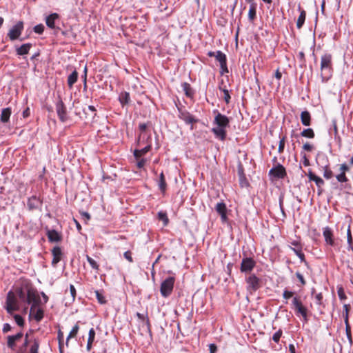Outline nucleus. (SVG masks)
<instances>
[{
    "instance_id": "obj_1",
    "label": "nucleus",
    "mask_w": 353,
    "mask_h": 353,
    "mask_svg": "<svg viewBox=\"0 0 353 353\" xmlns=\"http://www.w3.org/2000/svg\"><path fill=\"white\" fill-rule=\"evenodd\" d=\"M213 123L215 126L212 128V132L216 138L221 141H224L227 135L226 128L229 127L230 125L229 118L217 112Z\"/></svg>"
},
{
    "instance_id": "obj_2",
    "label": "nucleus",
    "mask_w": 353,
    "mask_h": 353,
    "mask_svg": "<svg viewBox=\"0 0 353 353\" xmlns=\"http://www.w3.org/2000/svg\"><path fill=\"white\" fill-rule=\"evenodd\" d=\"M332 70V54L326 53L321 58V76L323 82H326L330 79Z\"/></svg>"
},
{
    "instance_id": "obj_3",
    "label": "nucleus",
    "mask_w": 353,
    "mask_h": 353,
    "mask_svg": "<svg viewBox=\"0 0 353 353\" xmlns=\"http://www.w3.org/2000/svg\"><path fill=\"white\" fill-rule=\"evenodd\" d=\"M174 282L175 278L174 276H169L161 283L160 292L162 296L168 297L172 294Z\"/></svg>"
},
{
    "instance_id": "obj_4",
    "label": "nucleus",
    "mask_w": 353,
    "mask_h": 353,
    "mask_svg": "<svg viewBox=\"0 0 353 353\" xmlns=\"http://www.w3.org/2000/svg\"><path fill=\"white\" fill-rule=\"evenodd\" d=\"M247 283V290L252 294L258 290L261 286V279L257 277L254 274H250L245 278Z\"/></svg>"
},
{
    "instance_id": "obj_5",
    "label": "nucleus",
    "mask_w": 353,
    "mask_h": 353,
    "mask_svg": "<svg viewBox=\"0 0 353 353\" xmlns=\"http://www.w3.org/2000/svg\"><path fill=\"white\" fill-rule=\"evenodd\" d=\"M26 302L32 305L31 312L40 303L41 299L36 290L32 288L28 289Z\"/></svg>"
},
{
    "instance_id": "obj_6",
    "label": "nucleus",
    "mask_w": 353,
    "mask_h": 353,
    "mask_svg": "<svg viewBox=\"0 0 353 353\" xmlns=\"http://www.w3.org/2000/svg\"><path fill=\"white\" fill-rule=\"evenodd\" d=\"M6 309L9 314L19 309L17 299L14 292L10 291L7 294Z\"/></svg>"
},
{
    "instance_id": "obj_7",
    "label": "nucleus",
    "mask_w": 353,
    "mask_h": 353,
    "mask_svg": "<svg viewBox=\"0 0 353 353\" xmlns=\"http://www.w3.org/2000/svg\"><path fill=\"white\" fill-rule=\"evenodd\" d=\"M292 306L297 314L303 316L305 321H307V309L305 307L300 299L297 296L293 298Z\"/></svg>"
},
{
    "instance_id": "obj_8",
    "label": "nucleus",
    "mask_w": 353,
    "mask_h": 353,
    "mask_svg": "<svg viewBox=\"0 0 353 353\" xmlns=\"http://www.w3.org/2000/svg\"><path fill=\"white\" fill-rule=\"evenodd\" d=\"M23 30V23L22 21H18L12 28L9 30L8 36L11 41L16 40L19 38Z\"/></svg>"
},
{
    "instance_id": "obj_9",
    "label": "nucleus",
    "mask_w": 353,
    "mask_h": 353,
    "mask_svg": "<svg viewBox=\"0 0 353 353\" xmlns=\"http://www.w3.org/2000/svg\"><path fill=\"white\" fill-rule=\"evenodd\" d=\"M343 308L345 310V312L343 313V317H344V321H345V332H346L347 338L350 343L352 344V334H351V327H350V325L349 324V321H348L349 310L350 309V305L345 304L343 305Z\"/></svg>"
},
{
    "instance_id": "obj_10",
    "label": "nucleus",
    "mask_w": 353,
    "mask_h": 353,
    "mask_svg": "<svg viewBox=\"0 0 353 353\" xmlns=\"http://www.w3.org/2000/svg\"><path fill=\"white\" fill-rule=\"evenodd\" d=\"M256 265L255 261L251 257H245L242 259L241 263V272H250Z\"/></svg>"
},
{
    "instance_id": "obj_11",
    "label": "nucleus",
    "mask_w": 353,
    "mask_h": 353,
    "mask_svg": "<svg viewBox=\"0 0 353 353\" xmlns=\"http://www.w3.org/2000/svg\"><path fill=\"white\" fill-rule=\"evenodd\" d=\"M179 118L183 120L187 124H192L198 122V119H195L189 112L179 108Z\"/></svg>"
},
{
    "instance_id": "obj_12",
    "label": "nucleus",
    "mask_w": 353,
    "mask_h": 353,
    "mask_svg": "<svg viewBox=\"0 0 353 353\" xmlns=\"http://www.w3.org/2000/svg\"><path fill=\"white\" fill-rule=\"evenodd\" d=\"M56 111L61 121L65 122L68 119L66 108L62 101L59 100L56 104Z\"/></svg>"
},
{
    "instance_id": "obj_13",
    "label": "nucleus",
    "mask_w": 353,
    "mask_h": 353,
    "mask_svg": "<svg viewBox=\"0 0 353 353\" xmlns=\"http://www.w3.org/2000/svg\"><path fill=\"white\" fill-rule=\"evenodd\" d=\"M29 210H34L39 209L42 205V201L36 196L30 197L27 202Z\"/></svg>"
},
{
    "instance_id": "obj_14",
    "label": "nucleus",
    "mask_w": 353,
    "mask_h": 353,
    "mask_svg": "<svg viewBox=\"0 0 353 353\" xmlns=\"http://www.w3.org/2000/svg\"><path fill=\"white\" fill-rule=\"evenodd\" d=\"M269 173L270 174L273 175L274 176L279 179H283L286 175L285 169L281 164H279L277 166L272 168Z\"/></svg>"
},
{
    "instance_id": "obj_15",
    "label": "nucleus",
    "mask_w": 353,
    "mask_h": 353,
    "mask_svg": "<svg viewBox=\"0 0 353 353\" xmlns=\"http://www.w3.org/2000/svg\"><path fill=\"white\" fill-rule=\"evenodd\" d=\"M216 211L221 215V219L223 222H226L227 217V208L223 202L218 203L215 207Z\"/></svg>"
},
{
    "instance_id": "obj_16",
    "label": "nucleus",
    "mask_w": 353,
    "mask_h": 353,
    "mask_svg": "<svg viewBox=\"0 0 353 353\" xmlns=\"http://www.w3.org/2000/svg\"><path fill=\"white\" fill-rule=\"evenodd\" d=\"M40 343L37 339H33L28 353H38ZM26 347H21L18 353H25Z\"/></svg>"
},
{
    "instance_id": "obj_17",
    "label": "nucleus",
    "mask_w": 353,
    "mask_h": 353,
    "mask_svg": "<svg viewBox=\"0 0 353 353\" xmlns=\"http://www.w3.org/2000/svg\"><path fill=\"white\" fill-rule=\"evenodd\" d=\"M307 176L310 181H314L318 188H321L324 185V181L319 176L316 175L312 170H309Z\"/></svg>"
},
{
    "instance_id": "obj_18",
    "label": "nucleus",
    "mask_w": 353,
    "mask_h": 353,
    "mask_svg": "<svg viewBox=\"0 0 353 353\" xmlns=\"http://www.w3.org/2000/svg\"><path fill=\"white\" fill-rule=\"evenodd\" d=\"M53 259L52 261V265L55 267L57 264L61 261L62 256V251L60 247L56 246L52 250Z\"/></svg>"
},
{
    "instance_id": "obj_19",
    "label": "nucleus",
    "mask_w": 353,
    "mask_h": 353,
    "mask_svg": "<svg viewBox=\"0 0 353 353\" xmlns=\"http://www.w3.org/2000/svg\"><path fill=\"white\" fill-rule=\"evenodd\" d=\"M323 235L324 236L325 242L330 245L333 246L334 245V241L333 239V233L332 230L329 227H326L323 230Z\"/></svg>"
},
{
    "instance_id": "obj_20",
    "label": "nucleus",
    "mask_w": 353,
    "mask_h": 353,
    "mask_svg": "<svg viewBox=\"0 0 353 353\" xmlns=\"http://www.w3.org/2000/svg\"><path fill=\"white\" fill-rule=\"evenodd\" d=\"M47 236L50 242H59L62 239L61 234L55 230H48Z\"/></svg>"
},
{
    "instance_id": "obj_21",
    "label": "nucleus",
    "mask_w": 353,
    "mask_h": 353,
    "mask_svg": "<svg viewBox=\"0 0 353 353\" xmlns=\"http://www.w3.org/2000/svg\"><path fill=\"white\" fill-rule=\"evenodd\" d=\"M59 17L57 13H52L48 16L46 19V23L48 28L51 29L55 28V21Z\"/></svg>"
},
{
    "instance_id": "obj_22",
    "label": "nucleus",
    "mask_w": 353,
    "mask_h": 353,
    "mask_svg": "<svg viewBox=\"0 0 353 353\" xmlns=\"http://www.w3.org/2000/svg\"><path fill=\"white\" fill-rule=\"evenodd\" d=\"M301 121L305 126H309L311 124V115L310 113L307 111H303L301 113Z\"/></svg>"
},
{
    "instance_id": "obj_23",
    "label": "nucleus",
    "mask_w": 353,
    "mask_h": 353,
    "mask_svg": "<svg viewBox=\"0 0 353 353\" xmlns=\"http://www.w3.org/2000/svg\"><path fill=\"white\" fill-rule=\"evenodd\" d=\"M32 46V43H30L23 44L22 46H21L20 47H19L16 49L17 54L18 55L27 54L28 53L30 49L31 48Z\"/></svg>"
},
{
    "instance_id": "obj_24",
    "label": "nucleus",
    "mask_w": 353,
    "mask_h": 353,
    "mask_svg": "<svg viewBox=\"0 0 353 353\" xmlns=\"http://www.w3.org/2000/svg\"><path fill=\"white\" fill-rule=\"evenodd\" d=\"M299 10H300V15L296 21V27L298 29H301L304 24L306 12L305 10H301V6H299Z\"/></svg>"
},
{
    "instance_id": "obj_25",
    "label": "nucleus",
    "mask_w": 353,
    "mask_h": 353,
    "mask_svg": "<svg viewBox=\"0 0 353 353\" xmlns=\"http://www.w3.org/2000/svg\"><path fill=\"white\" fill-rule=\"evenodd\" d=\"M158 185L161 192L163 194H164L166 190L167 183L163 172L159 175V179L158 180Z\"/></svg>"
},
{
    "instance_id": "obj_26",
    "label": "nucleus",
    "mask_w": 353,
    "mask_h": 353,
    "mask_svg": "<svg viewBox=\"0 0 353 353\" xmlns=\"http://www.w3.org/2000/svg\"><path fill=\"white\" fill-rule=\"evenodd\" d=\"M151 148L150 145L145 146L143 148L140 150H135L134 152V156L137 159H140L141 157L145 154Z\"/></svg>"
},
{
    "instance_id": "obj_27",
    "label": "nucleus",
    "mask_w": 353,
    "mask_h": 353,
    "mask_svg": "<svg viewBox=\"0 0 353 353\" xmlns=\"http://www.w3.org/2000/svg\"><path fill=\"white\" fill-rule=\"evenodd\" d=\"M78 79V73L76 70L73 71L68 77V85L72 88L73 85L77 82Z\"/></svg>"
},
{
    "instance_id": "obj_28",
    "label": "nucleus",
    "mask_w": 353,
    "mask_h": 353,
    "mask_svg": "<svg viewBox=\"0 0 353 353\" xmlns=\"http://www.w3.org/2000/svg\"><path fill=\"white\" fill-rule=\"evenodd\" d=\"M11 114V109L10 108H4L1 111V121L6 123L9 121Z\"/></svg>"
},
{
    "instance_id": "obj_29",
    "label": "nucleus",
    "mask_w": 353,
    "mask_h": 353,
    "mask_svg": "<svg viewBox=\"0 0 353 353\" xmlns=\"http://www.w3.org/2000/svg\"><path fill=\"white\" fill-rule=\"evenodd\" d=\"M182 88L185 94L188 97H192L194 95V91L191 87V85L187 83L184 82L182 83Z\"/></svg>"
},
{
    "instance_id": "obj_30",
    "label": "nucleus",
    "mask_w": 353,
    "mask_h": 353,
    "mask_svg": "<svg viewBox=\"0 0 353 353\" xmlns=\"http://www.w3.org/2000/svg\"><path fill=\"white\" fill-rule=\"evenodd\" d=\"M216 59L220 63V65L225 66V61H227L226 56L221 51L218 50L216 52Z\"/></svg>"
},
{
    "instance_id": "obj_31",
    "label": "nucleus",
    "mask_w": 353,
    "mask_h": 353,
    "mask_svg": "<svg viewBox=\"0 0 353 353\" xmlns=\"http://www.w3.org/2000/svg\"><path fill=\"white\" fill-rule=\"evenodd\" d=\"M119 99L123 105L128 104L130 101V94L127 92H121Z\"/></svg>"
},
{
    "instance_id": "obj_32",
    "label": "nucleus",
    "mask_w": 353,
    "mask_h": 353,
    "mask_svg": "<svg viewBox=\"0 0 353 353\" xmlns=\"http://www.w3.org/2000/svg\"><path fill=\"white\" fill-rule=\"evenodd\" d=\"M301 135L303 137L313 139L315 136L314 132L312 128H307L301 132Z\"/></svg>"
},
{
    "instance_id": "obj_33",
    "label": "nucleus",
    "mask_w": 353,
    "mask_h": 353,
    "mask_svg": "<svg viewBox=\"0 0 353 353\" xmlns=\"http://www.w3.org/2000/svg\"><path fill=\"white\" fill-rule=\"evenodd\" d=\"M79 330V327L78 325V323H77L72 327V329L71 330V331L70 332V333H69V334H68V336L67 337L66 343H65L67 346L68 345L69 339L70 338L74 337L77 334Z\"/></svg>"
},
{
    "instance_id": "obj_34",
    "label": "nucleus",
    "mask_w": 353,
    "mask_h": 353,
    "mask_svg": "<svg viewBox=\"0 0 353 353\" xmlns=\"http://www.w3.org/2000/svg\"><path fill=\"white\" fill-rule=\"evenodd\" d=\"M256 5L254 3H252L248 12V18L250 21H252L256 18Z\"/></svg>"
},
{
    "instance_id": "obj_35",
    "label": "nucleus",
    "mask_w": 353,
    "mask_h": 353,
    "mask_svg": "<svg viewBox=\"0 0 353 353\" xmlns=\"http://www.w3.org/2000/svg\"><path fill=\"white\" fill-rule=\"evenodd\" d=\"M290 244L291 245L294 246V247H292V246H290V249L292 250H293V252L294 253H296L297 251V249L300 250H302L303 249V246H302V244L301 243V242L298 240H294L290 242Z\"/></svg>"
},
{
    "instance_id": "obj_36",
    "label": "nucleus",
    "mask_w": 353,
    "mask_h": 353,
    "mask_svg": "<svg viewBox=\"0 0 353 353\" xmlns=\"http://www.w3.org/2000/svg\"><path fill=\"white\" fill-rule=\"evenodd\" d=\"M323 176L326 179H330L333 176L332 171L329 168L328 165H325L323 167Z\"/></svg>"
},
{
    "instance_id": "obj_37",
    "label": "nucleus",
    "mask_w": 353,
    "mask_h": 353,
    "mask_svg": "<svg viewBox=\"0 0 353 353\" xmlns=\"http://www.w3.org/2000/svg\"><path fill=\"white\" fill-rule=\"evenodd\" d=\"M7 339H8V341H7L8 347L11 349H13L15 347V343H16V341H17V340H15L14 337L12 335L8 336L7 337Z\"/></svg>"
},
{
    "instance_id": "obj_38",
    "label": "nucleus",
    "mask_w": 353,
    "mask_h": 353,
    "mask_svg": "<svg viewBox=\"0 0 353 353\" xmlns=\"http://www.w3.org/2000/svg\"><path fill=\"white\" fill-rule=\"evenodd\" d=\"M34 318L37 322H39L43 318V310L40 308L37 309Z\"/></svg>"
},
{
    "instance_id": "obj_39",
    "label": "nucleus",
    "mask_w": 353,
    "mask_h": 353,
    "mask_svg": "<svg viewBox=\"0 0 353 353\" xmlns=\"http://www.w3.org/2000/svg\"><path fill=\"white\" fill-rule=\"evenodd\" d=\"M86 259H87L88 262L89 263V264L93 269L97 270H99V265L92 258H91L90 256L87 255Z\"/></svg>"
},
{
    "instance_id": "obj_40",
    "label": "nucleus",
    "mask_w": 353,
    "mask_h": 353,
    "mask_svg": "<svg viewBox=\"0 0 353 353\" xmlns=\"http://www.w3.org/2000/svg\"><path fill=\"white\" fill-rule=\"evenodd\" d=\"M332 129H330V134H332V133L333 132L334 137L336 138V137H338V128L336 125V121L332 120Z\"/></svg>"
},
{
    "instance_id": "obj_41",
    "label": "nucleus",
    "mask_w": 353,
    "mask_h": 353,
    "mask_svg": "<svg viewBox=\"0 0 353 353\" xmlns=\"http://www.w3.org/2000/svg\"><path fill=\"white\" fill-rule=\"evenodd\" d=\"M158 217L159 220H161L164 222V225H167L168 223V218L165 212H159L158 213Z\"/></svg>"
},
{
    "instance_id": "obj_42",
    "label": "nucleus",
    "mask_w": 353,
    "mask_h": 353,
    "mask_svg": "<svg viewBox=\"0 0 353 353\" xmlns=\"http://www.w3.org/2000/svg\"><path fill=\"white\" fill-rule=\"evenodd\" d=\"M337 181L340 183L347 182L348 181L345 174L341 172L336 176Z\"/></svg>"
},
{
    "instance_id": "obj_43",
    "label": "nucleus",
    "mask_w": 353,
    "mask_h": 353,
    "mask_svg": "<svg viewBox=\"0 0 353 353\" xmlns=\"http://www.w3.org/2000/svg\"><path fill=\"white\" fill-rule=\"evenodd\" d=\"M96 297L101 304H104L106 303L105 298L103 296L101 293H100L98 290L95 291Z\"/></svg>"
},
{
    "instance_id": "obj_44",
    "label": "nucleus",
    "mask_w": 353,
    "mask_h": 353,
    "mask_svg": "<svg viewBox=\"0 0 353 353\" xmlns=\"http://www.w3.org/2000/svg\"><path fill=\"white\" fill-rule=\"evenodd\" d=\"M297 252L295 253L296 255L299 258L301 262H303L306 265H307V262L305 261V254L303 253L302 250L297 249Z\"/></svg>"
},
{
    "instance_id": "obj_45",
    "label": "nucleus",
    "mask_w": 353,
    "mask_h": 353,
    "mask_svg": "<svg viewBox=\"0 0 353 353\" xmlns=\"http://www.w3.org/2000/svg\"><path fill=\"white\" fill-rule=\"evenodd\" d=\"M14 319L15 320V322L17 323V324L19 325V326H23L24 325V320L21 317V316L19 315V314H15L14 316Z\"/></svg>"
},
{
    "instance_id": "obj_46",
    "label": "nucleus",
    "mask_w": 353,
    "mask_h": 353,
    "mask_svg": "<svg viewBox=\"0 0 353 353\" xmlns=\"http://www.w3.org/2000/svg\"><path fill=\"white\" fill-rule=\"evenodd\" d=\"M17 294L21 301H26V296L22 288L18 289Z\"/></svg>"
},
{
    "instance_id": "obj_47",
    "label": "nucleus",
    "mask_w": 353,
    "mask_h": 353,
    "mask_svg": "<svg viewBox=\"0 0 353 353\" xmlns=\"http://www.w3.org/2000/svg\"><path fill=\"white\" fill-rule=\"evenodd\" d=\"M285 137H283L280 141H279V148H278V151L279 153H282L284 150V148H285Z\"/></svg>"
},
{
    "instance_id": "obj_48",
    "label": "nucleus",
    "mask_w": 353,
    "mask_h": 353,
    "mask_svg": "<svg viewBox=\"0 0 353 353\" xmlns=\"http://www.w3.org/2000/svg\"><path fill=\"white\" fill-rule=\"evenodd\" d=\"M44 26L43 24H38L34 27V32L37 34H42L44 31Z\"/></svg>"
},
{
    "instance_id": "obj_49",
    "label": "nucleus",
    "mask_w": 353,
    "mask_h": 353,
    "mask_svg": "<svg viewBox=\"0 0 353 353\" xmlns=\"http://www.w3.org/2000/svg\"><path fill=\"white\" fill-rule=\"evenodd\" d=\"M94 337H95V331H94V328L92 327L89 330L88 341L93 343L94 340Z\"/></svg>"
},
{
    "instance_id": "obj_50",
    "label": "nucleus",
    "mask_w": 353,
    "mask_h": 353,
    "mask_svg": "<svg viewBox=\"0 0 353 353\" xmlns=\"http://www.w3.org/2000/svg\"><path fill=\"white\" fill-rule=\"evenodd\" d=\"M281 335H282V331L281 330H279L273 334L272 340L274 342L278 343L280 340Z\"/></svg>"
},
{
    "instance_id": "obj_51",
    "label": "nucleus",
    "mask_w": 353,
    "mask_h": 353,
    "mask_svg": "<svg viewBox=\"0 0 353 353\" xmlns=\"http://www.w3.org/2000/svg\"><path fill=\"white\" fill-rule=\"evenodd\" d=\"M70 293L71 296V301H74L76 297V289L73 285H70Z\"/></svg>"
},
{
    "instance_id": "obj_52",
    "label": "nucleus",
    "mask_w": 353,
    "mask_h": 353,
    "mask_svg": "<svg viewBox=\"0 0 353 353\" xmlns=\"http://www.w3.org/2000/svg\"><path fill=\"white\" fill-rule=\"evenodd\" d=\"M123 256L126 260H128L130 263L133 262V259L132 257V252L130 251H126L124 252Z\"/></svg>"
},
{
    "instance_id": "obj_53",
    "label": "nucleus",
    "mask_w": 353,
    "mask_h": 353,
    "mask_svg": "<svg viewBox=\"0 0 353 353\" xmlns=\"http://www.w3.org/2000/svg\"><path fill=\"white\" fill-rule=\"evenodd\" d=\"M293 295H294V292H292L291 291H288V290H284V292L283 293V297L285 299H289L291 297H292Z\"/></svg>"
},
{
    "instance_id": "obj_54",
    "label": "nucleus",
    "mask_w": 353,
    "mask_h": 353,
    "mask_svg": "<svg viewBox=\"0 0 353 353\" xmlns=\"http://www.w3.org/2000/svg\"><path fill=\"white\" fill-rule=\"evenodd\" d=\"M337 293H338V296L341 300H343V299H346V296L345 294L343 288H339L338 289Z\"/></svg>"
},
{
    "instance_id": "obj_55",
    "label": "nucleus",
    "mask_w": 353,
    "mask_h": 353,
    "mask_svg": "<svg viewBox=\"0 0 353 353\" xmlns=\"http://www.w3.org/2000/svg\"><path fill=\"white\" fill-rule=\"evenodd\" d=\"M296 276L297 279L299 280L302 285H305L306 284V281L303 277V276L299 272H296Z\"/></svg>"
},
{
    "instance_id": "obj_56",
    "label": "nucleus",
    "mask_w": 353,
    "mask_h": 353,
    "mask_svg": "<svg viewBox=\"0 0 353 353\" xmlns=\"http://www.w3.org/2000/svg\"><path fill=\"white\" fill-rule=\"evenodd\" d=\"M347 243H348L349 247L352 246V234H351V231H350V227L348 228L347 231Z\"/></svg>"
},
{
    "instance_id": "obj_57",
    "label": "nucleus",
    "mask_w": 353,
    "mask_h": 353,
    "mask_svg": "<svg viewBox=\"0 0 353 353\" xmlns=\"http://www.w3.org/2000/svg\"><path fill=\"white\" fill-rule=\"evenodd\" d=\"M313 149L314 146L309 143H305L303 145V150L305 151L311 152Z\"/></svg>"
},
{
    "instance_id": "obj_58",
    "label": "nucleus",
    "mask_w": 353,
    "mask_h": 353,
    "mask_svg": "<svg viewBox=\"0 0 353 353\" xmlns=\"http://www.w3.org/2000/svg\"><path fill=\"white\" fill-rule=\"evenodd\" d=\"M339 170L341 172H343L345 174L346 172L349 171L350 168L346 163H343L340 165Z\"/></svg>"
},
{
    "instance_id": "obj_59",
    "label": "nucleus",
    "mask_w": 353,
    "mask_h": 353,
    "mask_svg": "<svg viewBox=\"0 0 353 353\" xmlns=\"http://www.w3.org/2000/svg\"><path fill=\"white\" fill-rule=\"evenodd\" d=\"M222 90L224 93V99H225V102L227 103H228L230 102V96L229 94V92L226 89H223Z\"/></svg>"
},
{
    "instance_id": "obj_60",
    "label": "nucleus",
    "mask_w": 353,
    "mask_h": 353,
    "mask_svg": "<svg viewBox=\"0 0 353 353\" xmlns=\"http://www.w3.org/2000/svg\"><path fill=\"white\" fill-rule=\"evenodd\" d=\"M30 343H32V340H29L28 334H26V336H25L24 343H23V345L21 347H27L28 345Z\"/></svg>"
},
{
    "instance_id": "obj_61",
    "label": "nucleus",
    "mask_w": 353,
    "mask_h": 353,
    "mask_svg": "<svg viewBox=\"0 0 353 353\" xmlns=\"http://www.w3.org/2000/svg\"><path fill=\"white\" fill-rule=\"evenodd\" d=\"M146 163V160L145 159H139V161H137V167L139 168H143Z\"/></svg>"
},
{
    "instance_id": "obj_62",
    "label": "nucleus",
    "mask_w": 353,
    "mask_h": 353,
    "mask_svg": "<svg viewBox=\"0 0 353 353\" xmlns=\"http://www.w3.org/2000/svg\"><path fill=\"white\" fill-rule=\"evenodd\" d=\"M210 353H215L217 350V347L215 344L211 343L209 345Z\"/></svg>"
},
{
    "instance_id": "obj_63",
    "label": "nucleus",
    "mask_w": 353,
    "mask_h": 353,
    "mask_svg": "<svg viewBox=\"0 0 353 353\" xmlns=\"http://www.w3.org/2000/svg\"><path fill=\"white\" fill-rule=\"evenodd\" d=\"M315 299L316 300V303L318 305H321V301L323 299V295L321 293H319L317 294L316 296H315Z\"/></svg>"
},
{
    "instance_id": "obj_64",
    "label": "nucleus",
    "mask_w": 353,
    "mask_h": 353,
    "mask_svg": "<svg viewBox=\"0 0 353 353\" xmlns=\"http://www.w3.org/2000/svg\"><path fill=\"white\" fill-rule=\"evenodd\" d=\"M11 330V326L8 323H5L3 327V332L6 333Z\"/></svg>"
}]
</instances>
